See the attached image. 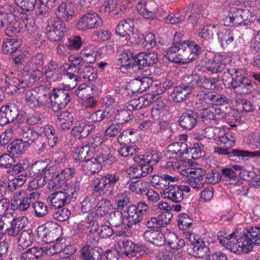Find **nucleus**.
Masks as SVG:
<instances>
[{
	"instance_id": "f257e3e1",
	"label": "nucleus",
	"mask_w": 260,
	"mask_h": 260,
	"mask_svg": "<svg viewBox=\"0 0 260 260\" xmlns=\"http://www.w3.org/2000/svg\"><path fill=\"white\" fill-rule=\"evenodd\" d=\"M119 59L127 69L135 68L142 76L151 74V67L158 61L157 53L154 51L147 53L141 52L134 55L128 50H123Z\"/></svg>"
},
{
	"instance_id": "f03ea898",
	"label": "nucleus",
	"mask_w": 260,
	"mask_h": 260,
	"mask_svg": "<svg viewBox=\"0 0 260 260\" xmlns=\"http://www.w3.org/2000/svg\"><path fill=\"white\" fill-rule=\"evenodd\" d=\"M202 52L201 48L194 42L185 41L171 46L165 53L171 61L186 64L198 59Z\"/></svg>"
},
{
	"instance_id": "7ed1b4c3",
	"label": "nucleus",
	"mask_w": 260,
	"mask_h": 260,
	"mask_svg": "<svg viewBox=\"0 0 260 260\" xmlns=\"http://www.w3.org/2000/svg\"><path fill=\"white\" fill-rule=\"evenodd\" d=\"M74 12L70 4L62 3L55 12L56 18L47 21L46 31L49 40L59 41L63 37L66 31L64 20H70L74 15Z\"/></svg>"
},
{
	"instance_id": "20e7f679",
	"label": "nucleus",
	"mask_w": 260,
	"mask_h": 260,
	"mask_svg": "<svg viewBox=\"0 0 260 260\" xmlns=\"http://www.w3.org/2000/svg\"><path fill=\"white\" fill-rule=\"evenodd\" d=\"M209 84L206 80H203L199 83L192 79L187 84L176 87L173 93L179 100H184L189 94L194 92L196 98L201 102L212 104L214 91H209Z\"/></svg>"
},
{
	"instance_id": "39448f33",
	"label": "nucleus",
	"mask_w": 260,
	"mask_h": 260,
	"mask_svg": "<svg viewBox=\"0 0 260 260\" xmlns=\"http://www.w3.org/2000/svg\"><path fill=\"white\" fill-rule=\"evenodd\" d=\"M254 82L244 75L241 70H234L233 73H226L223 84L228 88L234 89L240 95L250 94L254 90Z\"/></svg>"
},
{
	"instance_id": "423d86ee",
	"label": "nucleus",
	"mask_w": 260,
	"mask_h": 260,
	"mask_svg": "<svg viewBox=\"0 0 260 260\" xmlns=\"http://www.w3.org/2000/svg\"><path fill=\"white\" fill-rule=\"evenodd\" d=\"M121 174L119 172L108 173L100 175L98 174L93 181L94 191L105 193L107 197L114 195L117 190L115 184L120 179Z\"/></svg>"
},
{
	"instance_id": "0eeeda50",
	"label": "nucleus",
	"mask_w": 260,
	"mask_h": 260,
	"mask_svg": "<svg viewBox=\"0 0 260 260\" xmlns=\"http://www.w3.org/2000/svg\"><path fill=\"white\" fill-rule=\"evenodd\" d=\"M73 96V92L65 89H53L52 94H49V101L47 108L57 111L63 109L70 102Z\"/></svg>"
},
{
	"instance_id": "6e6552de",
	"label": "nucleus",
	"mask_w": 260,
	"mask_h": 260,
	"mask_svg": "<svg viewBox=\"0 0 260 260\" xmlns=\"http://www.w3.org/2000/svg\"><path fill=\"white\" fill-rule=\"evenodd\" d=\"M252 16L249 11L233 8L231 9L229 15L224 19V24L226 26H245L252 22Z\"/></svg>"
},
{
	"instance_id": "1a4fd4ad",
	"label": "nucleus",
	"mask_w": 260,
	"mask_h": 260,
	"mask_svg": "<svg viewBox=\"0 0 260 260\" xmlns=\"http://www.w3.org/2000/svg\"><path fill=\"white\" fill-rule=\"evenodd\" d=\"M62 227L55 222H48L37 229V234L47 243L57 241L61 235Z\"/></svg>"
},
{
	"instance_id": "9d476101",
	"label": "nucleus",
	"mask_w": 260,
	"mask_h": 260,
	"mask_svg": "<svg viewBox=\"0 0 260 260\" xmlns=\"http://www.w3.org/2000/svg\"><path fill=\"white\" fill-rule=\"evenodd\" d=\"M127 227L131 228L133 224L141 221L144 216L148 214L149 209L146 203L139 202L137 205L130 204L125 210Z\"/></svg>"
},
{
	"instance_id": "9b49d317",
	"label": "nucleus",
	"mask_w": 260,
	"mask_h": 260,
	"mask_svg": "<svg viewBox=\"0 0 260 260\" xmlns=\"http://www.w3.org/2000/svg\"><path fill=\"white\" fill-rule=\"evenodd\" d=\"M25 101L30 107L45 106L47 108L49 93H45L40 88L26 90Z\"/></svg>"
},
{
	"instance_id": "f8f14e48",
	"label": "nucleus",
	"mask_w": 260,
	"mask_h": 260,
	"mask_svg": "<svg viewBox=\"0 0 260 260\" xmlns=\"http://www.w3.org/2000/svg\"><path fill=\"white\" fill-rule=\"evenodd\" d=\"M247 243L243 233H235V235L231 238L229 245L227 246V249L235 253H247L253 248V246Z\"/></svg>"
},
{
	"instance_id": "ddd939ff",
	"label": "nucleus",
	"mask_w": 260,
	"mask_h": 260,
	"mask_svg": "<svg viewBox=\"0 0 260 260\" xmlns=\"http://www.w3.org/2000/svg\"><path fill=\"white\" fill-rule=\"evenodd\" d=\"M13 73H9L7 75L8 79L6 80L7 83L5 86V91L10 94H20L26 90L28 87L27 82L21 79L12 77Z\"/></svg>"
},
{
	"instance_id": "4468645a",
	"label": "nucleus",
	"mask_w": 260,
	"mask_h": 260,
	"mask_svg": "<svg viewBox=\"0 0 260 260\" xmlns=\"http://www.w3.org/2000/svg\"><path fill=\"white\" fill-rule=\"evenodd\" d=\"M102 23V20L96 13H87L80 18L77 27L78 29L84 30L98 27Z\"/></svg>"
},
{
	"instance_id": "2eb2a0df",
	"label": "nucleus",
	"mask_w": 260,
	"mask_h": 260,
	"mask_svg": "<svg viewBox=\"0 0 260 260\" xmlns=\"http://www.w3.org/2000/svg\"><path fill=\"white\" fill-rule=\"evenodd\" d=\"M214 151L219 154L227 155L229 157H260V151H249L247 150L233 149L230 150V148H221L216 147L214 148Z\"/></svg>"
},
{
	"instance_id": "dca6fc26",
	"label": "nucleus",
	"mask_w": 260,
	"mask_h": 260,
	"mask_svg": "<svg viewBox=\"0 0 260 260\" xmlns=\"http://www.w3.org/2000/svg\"><path fill=\"white\" fill-rule=\"evenodd\" d=\"M204 10L201 5L196 3L190 4L186 8L184 14L188 15V20L191 23L193 26L200 23L204 17Z\"/></svg>"
},
{
	"instance_id": "f3484780",
	"label": "nucleus",
	"mask_w": 260,
	"mask_h": 260,
	"mask_svg": "<svg viewBox=\"0 0 260 260\" xmlns=\"http://www.w3.org/2000/svg\"><path fill=\"white\" fill-rule=\"evenodd\" d=\"M30 203L26 198V193L23 190L16 191L11 200V209L13 210L19 209L21 211H26Z\"/></svg>"
},
{
	"instance_id": "a211bd4d",
	"label": "nucleus",
	"mask_w": 260,
	"mask_h": 260,
	"mask_svg": "<svg viewBox=\"0 0 260 260\" xmlns=\"http://www.w3.org/2000/svg\"><path fill=\"white\" fill-rule=\"evenodd\" d=\"M152 186L157 189H162L172 183H174L177 179L175 177L171 176L168 174H163L161 176L158 175H150L148 177Z\"/></svg>"
},
{
	"instance_id": "6ab92c4d",
	"label": "nucleus",
	"mask_w": 260,
	"mask_h": 260,
	"mask_svg": "<svg viewBox=\"0 0 260 260\" xmlns=\"http://www.w3.org/2000/svg\"><path fill=\"white\" fill-rule=\"evenodd\" d=\"M173 183H171L165 188L162 193L163 197L174 203H180L183 200V192H181L178 185Z\"/></svg>"
},
{
	"instance_id": "aec40b11",
	"label": "nucleus",
	"mask_w": 260,
	"mask_h": 260,
	"mask_svg": "<svg viewBox=\"0 0 260 260\" xmlns=\"http://www.w3.org/2000/svg\"><path fill=\"white\" fill-rule=\"evenodd\" d=\"M187 151V145L184 142L174 143L168 145L165 151V155L170 158L180 157Z\"/></svg>"
},
{
	"instance_id": "412c9836",
	"label": "nucleus",
	"mask_w": 260,
	"mask_h": 260,
	"mask_svg": "<svg viewBox=\"0 0 260 260\" xmlns=\"http://www.w3.org/2000/svg\"><path fill=\"white\" fill-rule=\"evenodd\" d=\"M198 118V114L190 110L183 113L178 121L182 128L190 130L196 126Z\"/></svg>"
},
{
	"instance_id": "4be33fe9",
	"label": "nucleus",
	"mask_w": 260,
	"mask_h": 260,
	"mask_svg": "<svg viewBox=\"0 0 260 260\" xmlns=\"http://www.w3.org/2000/svg\"><path fill=\"white\" fill-rule=\"evenodd\" d=\"M145 240L157 246H162L165 242V236L159 229L147 230L143 233Z\"/></svg>"
},
{
	"instance_id": "5701e85b",
	"label": "nucleus",
	"mask_w": 260,
	"mask_h": 260,
	"mask_svg": "<svg viewBox=\"0 0 260 260\" xmlns=\"http://www.w3.org/2000/svg\"><path fill=\"white\" fill-rule=\"evenodd\" d=\"M71 199V196L64 189V191H58L52 193L50 202L55 208H62L69 203Z\"/></svg>"
},
{
	"instance_id": "b1692460",
	"label": "nucleus",
	"mask_w": 260,
	"mask_h": 260,
	"mask_svg": "<svg viewBox=\"0 0 260 260\" xmlns=\"http://www.w3.org/2000/svg\"><path fill=\"white\" fill-rule=\"evenodd\" d=\"M44 74L46 78L51 81H58L62 76L60 73L58 64L53 60H50L46 66Z\"/></svg>"
},
{
	"instance_id": "393cba45",
	"label": "nucleus",
	"mask_w": 260,
	"mask_h": 260,
	"mask_svg": "<svg viewBox=\"0 0 260 260\" xmlns=\"http://www.w3.org/2000/svg\"><path fill=\"white\" fill-rule=\"evenodd\" d=\"M243 233L247 244L252 246L260 245V228L249 226L245 229Z\"/></svg>"
},
{
	"instance_id": "a878e982",
	"label": "nucleus",
	"mask_w": 260,
	"mask_h": 260,
	"mask_svg": "<svg viewBox=\"0 0 260 260\" xmlns=\"http://www.w3.org/2000/svg\"><path fill=\"white\" fill-rule=\"evenodd\" d=\"M196 241H192V244H195L192 248L193 255L196 257L202 258L205 256L208 257L210 254V249L206 245V243L201 238L195 239Z\"/></svg>"
},
{
	"instance_id": "bb28decb",
	"label": "nucleus",
	"mask_w": 260,
	"mask_h": 260,
	"mask_svg": "<svg viewBox=\"0 0 260 260\" xmlns=\"http://www.w3.org/2000/svg\"><path fill=\"white\" fill-rule=\"evenodd\" d=\"M207 69L213 73L223 72L222 80L223 82L224 76L226 73H233L235 69H230L226 67L225 63L220 62L219 59H214L206 66Z\"/></svg>"
},
{
	"instance_id": "cd10ccee",
	"label": "nucleus",
	"mask_w": 260,
	"mask_h": 260,
	"mask_svg": "<svg viewBox=\"0 0 260 260\" xmlns=\"http://www.w3.org/2000/svg\"><path fill=\"white\" fill-rule=\"evenodd\" d=\"M82 260H102L103 256L98 248L86 245L80 250Z\"/></svg>"
},
{
	"instance_id": "c85d7f7f",
	"label": "nucleus",
	"mask_w": 260,
	"mask_h": 260,
	"mask_svg": "<svg viewBox=\"0 0 260 260\" xmlns=\"http://www.w3.org/2000/svg\"><path fill=\"white\" fill-rule=\"evenodd\" d=\"M81 167L84 174L88 175L99 173L102 168V166L93 156H92L89 159H87V161L82 163Z\"/></svg>"
},
{
	"instance_id": "c756f323",
	"label": "nucleus",
	"mask_w": 260,
	"mask_h": 260,
	"mask_svg": "<svg viewBox=\"0 0 260 260\" xmlns=\"http://www.w3.org/2000/svg\"><path fill=\"white\" fill-rule=\"evenodd\" d=\"M45 253L42 247H33L23 252L20 260H40Z\"/></svg>"
},
{
	"instance_id": "7c9ffc66",
	"label": "nucleus",
	"mask_w": 260,
	"mask_h": 260,
	"mask_svg": "<svg viewBox=\"0 0 260 260\" xmlns=\"http://www.w3.org/2000/svg\"><path fill=\"white\" fill-rule=\"evenodd\" d=\"M134 28V20H124L119 22L116 27V33L120 37L129 36L133 32Z\"/></svg>"
},
{
	"instance_id": "2f4dec72",
	"label": "nucleus",
	"mask_w": 260,
	"mask_h": 260,
	"mask_svg": "<svg viewBox=\"0 0 260 260\" xmlns=\"http://www.w3.org/2000/svg\"><path fill=\"white\" fill-rule=\"evenodd\" d=\"M34 240L32 231L31 229L23 230L18 239V249L22 251L30 246Z\"/></svg>"
},
{
	"instance_id": "473e14b6",
	"label": "nucleus",
	"mask_w": 260,
	"mask_h": 260,
	"mask_svg": "<svg viewBox=\"0 0 260 260\" xmlns=\"http://www.w3.org/2000/svg\"><path fill=\"white\" fill-rule=\"evenodd\" d=\"M99 204V200L97 195L93 193L86 197L81 202V211L83 213H87Z\"/></svg>"
},
{
	"instance_id": "72a5a7b5",
	"label": "nucleus",
	"mask_w": 260,
	"mask_h": 260,
	"mask_svg": "<svg viewBox=\"0 0 260 260\" xmlns=\"http://www.w3.org/2000/svg\"><path fill=\"white\" fill-rule=\"evenodd\" d=\"M23 219L24 218L22 217L13 218L6 234L13 237L18 235L19 233L23 231L26 226Z\"/></svg>"
},
{
	"instance_id": "f704fd0d",
	"label": "nucleus",
	"mask_w": 260,
	"mask_h": 260,
	"mask_svg": "<svg viewBox=\"0 0 260 260\" xmlns=\"http://www.w3.org/2000/svg\"><path fill=\"white\" fill-rule=\"evenodd\" d=\"M60 128L63 130L71 127L74 120L73 114L68 111L59 112L57 115Z\"/></svg>"
},
{
	"instance_id": "c9c22d12",
	"label": "nucleus",
	"mask_w": 260,
	"mask_h": 260,
	"mask_svg": "<svg viewBox=\"0 0 260 260\" xmlns=\"http://www.w3.org/2000/svg\"><path fill=\"white\" fill-rule=\"evenodd\" d=\"M108 220L110 224L112 226L119 227L124 225L125 227H127L126 218L124 219L123 215L120 211H111L109 215Z\"/></svg>"
},
{
	"instance_id": "e433bc0d",
	"label": "nucleus",
	"mask_w": 260,
	"mask_h": 260,
	"mask_svg": "<svg viewBox=\"0 0 260 260\" xmlns=\"http://www.w3.org/2000/svg\"><path fill=\"white\" fill-rule=\"evenodd\" d=\"M165 242L172 249L177 250L181 249L185 245L183 239H179L175 233L171 232L165 236Z\"/></svg>"
},
{
	"instance_id": "4c0bfd02",
	"label": "nucleus",
	"mask_w": 260,
	"mask_h": 260,
	"mask_svg": "<svg viewBox=\"0 0 260 260\" xmlns=\"http://www.w3.org/2000/svg\"><path fill=\"white\" fill-rule=\"evenodd\" d=\"M153 103L152 96L149 94H146L138 99H135L130 101L129 106L133 110H138L149 106Z\"/></svg>"
},
{
	"instance_id": "58836bf2",
	"label": "nucleus",
	"mask_w": 260,
	"mask_h": 260,
	"mask_svg": "<svg viewBox=\"0 0 260 260\" xmlns=\"http://www.w3.org/2000/svg\"><path fill=\"white\" fill-rule=\"evenodd\" d=\"M74 174L75 170L74 169L66 168L61 170L60 173H58L55 175V179L58 183L55 182L53 187L58 188L61 184L63 185L65 183L66 180H69L73 177Z\"/></svg>"
},
{
	"instance_id": "ea45409f",
	"label": "nucleus",
	"mask_w": 260,
	"mask_h": 260,
	"mask_svg": "<svg viewBox=\"0 0 260 260\" xmlns=\"http://www.w3.org/2000/svg\"><path fill=\"white\" fill-rule=\"evenodd\" d=\"M41 135L30 127H24L21 133L23 138L21 140H23L24 144L27 143L28 145L35 144V141H37V140H38Z\"/></svg>"
},
{
	"instance_id": "a19ab883",
	"label": "nucleus",
	"mask_w": 260,
	"mask_h": 260,
	"mask_svg": "<svg viewBox=\"0 0 260 260\" xmlns=\"http://www.w3.org/2000/svg\"><path fill=\"white\" fill-rule=\"evenodd\" d=\"M218 39L223 48L226 47L234 40V34L230 29H222L217 32Z\"/></svg>"
},
{
	"instance_id": "79ce46f5",
	"label": "nucleus",
	"mask_w": 260,
	"mask_h": 260,
	"mask_svg": "<svg viewBox=\"0 0 260 260\" xmlns=\"http://www.w3.org/2000/svg\"><path fill=\"white\" fill-rule=\"evenodd\" d=\"M80 53L85 57V60L89 63H94L98 55V48L92 45L86 46L81 50Z\"/></svg>"
},
{
	"instance_id": "37998d69",
	"label": "nucleus",
	"mask_w": 260,
	"mask_h": 260,
	"mask_svg": "<svg viewBox=\"0 0 260 260\" xmlns=\"http://www.w3.org/2000/svg\"><path fill=\"white\" fill-rule=\"evenodd\" d=\"M94 128L92 124H82L75 126L71 131L72 134L78 139L86 137Z\"/></svg>"
},
{
	"instance_id": "c03bdc74",
	"label": "nucleus",
	"mask_w": 260,
	"mask_h": 260,
	"mask_svg": "<svg viewBox=\"0 0 260 260\" xmlns=\"http://www.w3.org/2000/svg\"><path fill=\"white\" fill-rule=\"evenodd\" d=\"M9 123L16 119L19 115L18 107L15 104H9L2 106Z\"/></svg>"
},
{
	"instance_id": "a18cd8bd",
	"label": "nucleus",
	"mask_w": 260,
	"mask_h": 260,
	"mask_svg": "<svg viewBox=\"0 0 260 260\" xmlns=\"http://www.w3.org/2000/svg\"><path fill=\"white\" fill-rule=\"evenodd\" d=\"M75 93L80 99H88L94 96L95 87L94 86H90L85 84H82L79 85L76 90Z\"/></svg>"
},
{
	"instance_id": "49530a36",
	"label": "nucleus",
	"mask_w": 260,
	"mask_h": 260,
	"mask_svg": "<svg viewBox=\"0 0 260 260\" xmlns=\"http://www.w3.org/2000/svg\"><path fill=\"white\" fill-rule=\"evenodd\" d=\"M93 152L90 151L89 147L88 145H84L76 149L74 158L76 160L83 163L93 156Z\"/></svg>"
},
{
	"instance_id": "de8ad7c7",
	"label": "nucleus",
	"mask_w": 260,
	"mask_h": 260,
	"mask_svg": "<svg viewBox=\"0 0 260 260\" xmlns=\"http://www.w3.org/2000/svg\"><path fill=\"white\" fill-rule=\"evenodd\" d=\"M30 175L31 173L29 172H25L21 174L9 182L8 185V188L11 191L15 190L18 187L23 185L26 181L27 177Z\"/></svg>"
},
{
	"instance_id": "09e8293b",
	"label": "nucleus",
	"mask_w": 260,
	"mask_h": 260,
	"mask_svg": "<svg viewBox=\"0 0 260 260\" xmlns=\"http://www.w3.org/2000/svg\"><path fill=\"white\" fill-rule=\"evenodd\" d=\"M218 25L213 24H208L203 27L199 33V37L205 40H210L215 33L219 32Z\"/></svg>"
},
{
	"instance_id": "8fccbe9b",
	"label": "nucleus",
	"mask_w": 260,
	"mask_h": 260,
	"mask_svg": "<svg viewBox=\"0 0 260 260\" xmlns=\"http://www.w3.org/2000/svg\"><path fill=\"white\" fill-rule=\"evenodd\" d=\"M131 118L132 112L127 108L118 109L115 113L114 119L120 125L128 121Z\"/></svg>"
},
{
	"instance_id": "3c124183",
	"label": "nucleus",
	"mask_w": 260,
	"mask_h": 260,
	"mask_svg": "<svg viewBox=\"0 0 260 260\" xmlns=\"http://www.w3.org/2000/svg\"><path fill=\"white\" fill-rule=\"evenodd\" d=\"M8 152L13 155L22 154L24 150V144L23 140H16L8 144L7 147Z\"/></svg>"
},
{
	"instance_id": "603ef678",
	"label": "nucleus",
	"mask_w": 260,
	"mask_h": 260,
	"mask_svg": "<svg viewBox=\"0 0 260 260\" xmlns=\"http://www.w3.org/2000/svg\"><path fill=\"white\" fill-rule=\"evenodd\" d=\"M128 188L129 190L138 194H143L148 190L147 182L141 180L129 182Z\"/></svg>"
},
{
	"instance_id": "864d4df0",
	"label": "nucleus",
	"mask_w": 260,
	"mask_h": 260,
	"mask_svg": "<svg viewBox=\"0 0 260 260\" xmlns=\"http://www.w3.org/2000/svg\"><path fill=\"white\" fill-rule=\"evenodd\" d=\"M185 18V16L183 10L178 9L175 14H169L164 19L167 23L176 24L183 22Z\"/></svg>"
},
{
	"instance_id": "5fc2aeb1",
	"label": "nucleus",
	"mask_w": 260,
	"mask_h": 260,
	"mask_svg": "<svg viewBox=\"0 0 260 260\" xmlns=\"http://www.w3.org/2000/svg\"><path fill=\"white\" fill-rule=\"evenodd\" d=\"M221 179L229 181L230 184H236L238 180L237 172L231 168H224L221 169Z\"/></svg>"
},
{
	"instance_id": "6e6d98bb",
	"label": "nucleus",
	"mask_w": 260,
	"mask_h": 260,
	"mask_svg": "<svg viewBox=\"0 0 260 260\" xmlns=\"http://www.w3.org/2000/svg\"><path fill=\"white\" fill-rule=\"evenodd\" d=\"M27 53L25 52H22L17 50L12 57L13 66L18 70H21L24 67Z\"/></svg>"
},
{
	"instance_id": "4d7b16f0",
	"label": "nucleus",
	"mask_w": 260,
	"mask_h": 260,
	"mask_svg": "<svg viewBox=\"0 0 260 260\" xmlns=\"http://www.w3.org/2000/svg\"><path fill=\"white\" fill-rule=\"evenodd\" d=\"M188 153L192 154V158L194 159L204 157L206 154L203 145L199 142L194 143L193 147L187 148L186 153Z\"/></svg>"
},
{
	"instance_id": "13d9d810",
	"label": "nucleus",
	"mask_w": 260,
	"mask_h": 260,
	"mask_svg": "<svg viewBox=\"0 0 260 260\" xmlns=\"http://www.w3.org/2000/svg\"><path fill=\"white\" fill-rule=\"evenodd\" d=\"M162 157L161 153L157 150H151L145 154L144 161L150 163L153 166L157 164Z\"/></svg>"
},
{
	"instance_id": "bf43d9fd",
	"label": "nucleus",
	"mask_w": 260,
	"mask_h": 260,
	"mask_svg": "<svg viewBox=\"0 0 260 260\" xmlns=\"http://www.w3.org/2000/svg\"><path fill=\"white\" fill-rule=\"evenodd\" d=\"M44 56L42 53H38L33 56L27 63L26 70L41 69L44 63Z\"/></svg>"
},
{
	"instance_id": "052dcab7",
	"label": "nucleus",
	"mask_w": 260,
	"mask_h": 260,
	"mask_svg": "<svg viewBox=\"0 0 260 260\" xmlns=\"http://www.w3.org/2000/svg\"><path fill=\"white\" fill-rule=\"evenodd\" d=\"M136 8L139 14L146 18L153 19L155 17V13L147 8L146 3L144 0H141L137 3Z\"/></svg>"
},
{
	"instance_id": "680f3d73",
	"label": "nucleus",
	"mask_w": 260,
	"mask_h": 260,
	"mask_svg": "<svg viewBox=\"0 0 260 260\" xmlns=\"http://www.w3.org/2000/svg\"><path fill=\"white\" fill-rule=\"evenodd\" d=\"M115 202L118 211H122L125 207L127 208L131 200L125 193H120L116 197Z\"/></svg>"
},
{
	"instance_id": "e2e57ef3",
	"label": "nucleus",
	"mask_w": 260,
	"mask_h": 260,
	"mask_svg": "<svg viewBox=\"0 0 260 260\" xmlns=\"http://www.w3.org/2000/svg\"><path fill=\"white\" fill-rule=\"evenodd\" d=\"M32 208L35 211V215L38 217L45 216L48 212L47 206L41 201H35L32 204Z\"/></svg>"
},
{
	"instance_id": "0e129e2a",
	"label": "nucleus",
	"mask_w": 260,
	"mask_h": 260,
	"mask_svg": "<svg viewBox=\"0 0 260 260\" xmlns=\"http://www.w3.org/2000/svg\"><path fill=\"white\" fill-rule=\"evenodd\" d=\"M235 141L236 139L232 133H225L223 131V134L220 135L218 142L223 144L224 147L230 148L235 145Z\"/></svg>"
},
{
	"instance_id": "69168bd1",
	"label": "nucleus",
	"mask_w": 260,
	"mask_h": 260,
	"mask_svg": "<svg viewBox=\"0 0 260 260\" xmlns=\"http://www.w3.org/2000/svg\"><path fill=\"white\" fill-rule=\"evenodd\" d=\"M205 134L209 139H213L218 142L220 135L223 134V131L216 127H209L205 129Z\"/></svg>"
},
{
	"instance_id": "338daca9",
	"label": "nucleus",
	"mask_w": 260,
	"mask_h": 260,
	"mask_svg": "<svg viewBox=\"0 0 260 260\" xmlns=\"http://www.w3.org/2000/svg\"><path fill=\"white\" fill-rule=\"evenodd\" d=\"M236 106L239 110L246 112H251L254 109L252 103L245 99H237Z\"/></svg>"
},
{
	"instance_id": "774afa93",
	"label": "nucleus",
	"mask_w": 260,
	"mask_h": 260,
	"mask_svg": "<svg viewBox=\"0 0 260 260\" xmlns=\"http://www.w3.org/2000/svg\"><path fill=\"white\" fill-rule=\"evenodd\" d=\"M166 223L162 219L158 217L148 218L144 222V224L149 229H159L160 227L164 226Z\"/></svg>"
}]
</instances>
